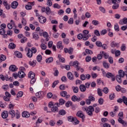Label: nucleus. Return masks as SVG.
<instances>
[{
    "label": "nucleus",
    "instance_id": "f257e3e1",
    "mask_svg": "<svg viewBox=\"0 0 127 127\" xmlns=\"http://www.w3.org/2000/svg\"><path fill=\"white\" fill-rule=\"evenodd\" d=\"M83 110L86 111L88 116H93V112L95 111V109L92 106H89L88 108L84 107Z\"/></svg>",
    "mask_w": 127,
    "mask_h": 127
},
{
    "label": "nucleus",
    "instance_id": "f03ea898",
    "mask_svg": "<svg viewBox=\"0 0 127 127\" xmlns=\"http://www.w3.org/2000/svg\"><path fill=\"white\" fill-rule=\"evenodd\" d=\"M25 51H26L27 53V57H29V58H31L32 56H33V54L31 52V50L30 48H28L27 47L25 48Z\"/></svg>",
    "mask_w": 127,
    "mask_h": 127
},
{
    "label": "nucleus",
    "instance_id": "7ed1b4c3",
    "mask_svg": "<svg viewBox=\"0 0 127 127\" xmlns=\"http://www.w3.org/2000/svg\"><path fill=\"white\" fill-rule=\"evenodd\" d=\"M106 77L109 78H111V80L113 82L116 80V77L115 76V74L111 72H107Z\"/></svg>",
    "mask_w": 127,
    "mask_h": 127
},
{
    "label": "nucleus",
    "instance_id": "20e7f679",
    "mask_svg": "<svg viewBox=\"0 0 127 127\" xmlns=\"http://www.w3.org/2000/svg\"><path fill=\"white\" fill-rule=\"evenodd\" d=\"M83 40H88L89 39V36H88V34H89V31L84 30L83 31Z\"/></svg>",
    "mask_w": 127,
    "mask_h": 127
},
{
    "label": "nucleus",
    "instance_id": "39448f33",
    "mask_svg": "<svg viewBox=\"0 0 127 127\" xmlns=\"http://www.w3.org/2000/svg\"><path fill=\"white\" fill-rule=\"evenodd\" d=\"M36 96L37 98H39V99H43L44 97V92L43 91H39L36 93Z\"/></svg>",
    "mask_w": 127,
    "mask_h": 127
},
{
    "label": "nucleus",
    "instance_id": "423d86ee",
    "mask_svg": "<svg viewBox=\"0 0 127 127\" xmlns=\"http://www.w3.org/2000/svg\"><path fill=\"white\" fill-rule=\"evenodd\" d=\"M38 19H39V22H40V23H42V24L46 22V18L43 16L41 15L40 17H39Z\"/></svg>",
    "mask_w": 127,
    "mask_h": 127
},
{
    "label": "nucleus",
    "instance_id": "0eeeda50",
    "mask_svg": "<svg viewBox=\"0 0 127 127\" xmlns=\"http://www.w3.org/2000/svg\"><path fill=\"white\" fill-rule=\"evenodd\" d=\"M9 70L11 71V72H15L16 70H17V68L15 65H11L9 67Z\"/></svg>",
    "mask_w": 127,
    "mask_h": 127
},
{
    "label": "nucleus",
    "instance_id": "6e6552de",
    "mask_svg": "<svg viewBox=\"0 0 127 127\" xmlns=\"http://www.w3.org/2000/svg\"><path fill=\"white\" fill-rule=\"evenodd\" d=\"M65 104V100L63 99H60L59 100V103H56L55 104V106H57V107H60V105H64Z\"/></svg>",
    "mask_w": 127,
    "mask_h": 127
},
{
    "label": "nucleus",
    "instance_id": "1a4fd4ad",
    "mask_svg": "<svg viewBox=\"0 0 127 127\" xmlns=\"http://www.w3.org/2000/svg\"><path fill=\"white\" fill-rule=\"evenodd\" d=\"M18 77L21 79L24 78V77H25V73H24L23 71H19L18 72Z\"/></svg>",
    "mask_w": 127,
    "mask_h": 127
},
{
    "label": "nucleus",
    "instance_id": "9d476101",
    "mask_svg": "<svg viewBox=\"0 0 127 127\" xmlns=\"http://www.w3.org/2000/svg\"><path fill=\"white\" fill-rule=\"evenodd\" d=\"M1 116L2 119H6L8 117V112L4 111L1 113Z\"/></svg>",
    "mask_w": 127,
    "mask_h": 127
},
{
    "label": "nucleus",
    "instance_id": "9b49d317",
    "mask_svg": "<svg viewBox=\"0 0 127 127\" xmlns=\"http://www.w3.org/2000/svg\"><path fill=\"white\" fill-rule=\"evenodd\" d=\"M18 5V2H17L16 1H14L11 4V7H12V8L15 9L16 7H17Z\"/></svg>",
    "mask_w": 127,
    "mask_h": 127
},
{
    "label": "nucleus",
    "instance_id": "f8f14e48",
    "mask_svg": "<svg viewBox=\"0 0 127 127\" xmlns=\"http://www.w3.org/2000/svg\"><path fill=\"white\" fill-rule=\"evenodd\" d=\"M77 117H78L79 118H80L81 119H85V116L83 114V113L81 111H79L76 114Z\"/></svg>",
    "mask_w": 127,
    "mask_h": 127
},
{
    "label": "nucleus",
    "instance_id": "ddd939ff",
    "mask_svg": "<svg viewBox=\"0 0 127 127\" xmlns=\"http://www.w3.org/2000/svg\"><path fill=\"white\" fill-rule=\"evenodd\" d=\"M111 46L113 48H115V47H117V48H119V47H120V43H116L115 42H112L111 44Z\"/></svg>",
    "mask_w": 127,
    "mask_h": 127
},
{
    "label": "nucleus",
    "instance_id": "4468645a",
    "mask_svg": "<svg viewBox=\"0 0 127 127\" xmlns=\"http://www.w3.org/2000/svg\"><path fill=\"white\" fill-rule=\"evenodd\" d=\"M28 78L30 79H33V78H35V73L32 72V71H30L28 74Z\"/></svg>",
    "mask_w": 127,
    "mask_h": 127
},
{
    "label": "nucleus",
    "instance_id": "2eb2a0df",
    "mask_svg": "<svg viewBox=\"0 0 127 127\" xmlns=\"http://www.w3.org/2000/svg\"><path fill=\"white\" fill-rule=\"evenodd\" d=\"M118 122L121 124L123 127H127V122L123 120V119H118Z\"/></svg>",
    "mask_w": 127,
    "mask_h": 127
},
{
    "label": "nucleus",
    "instance_id": "dca6fc26",
    "mask_svg": "<svg viewBox=\"0 0 127 127\" xmlns=\"http://www.w3.org/2000/svg\"><path fill=\"white\" fill-rule=\"evenodd\" d=\"M57 48H58L59 49H61V50L63 49L64 47L63 46V45H62V41H59L58 42V43L57 44Z\"/></svg>",
    "mask_w": 127,
    "mask_h": 127
},
{
    "label": "nucleus",
    "instance_id": "f3484780",
    "mask_svg": "<svg viewBox=\"0 0 127 127\" xmlns=\"http://www.w3.org/2000/svg\"><path fill=\"white\" fill-rule=\"evenodd\" d=\"M119 23L122 25H124V24H127V18H124L123 20H120Z\"/></svg>",
    "mask_w": 127,
    "mask_h": 127
},
{
    "label": "nucleus",
    "instance_id": "a211bd4d",
    "mask_svg": "<svg viewBox=\"0 0 127 127\" xmlns=\"http://www.w3.org/2000/svg\"><path fill=\"white\" fill-rule=\"evenodd\" d=\"M22 116L23 118H29L30 117V114L28 112L25 111L22 113Z\"/></svg>",
    "mask_w": 127,
    "mask_h": 127
},
{
    "label": "nucleus",
    "instance_id": "6ab92c4d",
    "mask_svg": "<svg viewBox=\"0 0 127 127\" xmlns=\"http://www.w3.org/2000/svg\"><path fill=\"white\" fill-rule=\"evenodd\" d=\"M14 55L16 57H17L18 58H22V54L21 53L16 51L14 52Z\"/></svg>",
    "mask_w": 127,
    "mask_h": 127
},
{
    "label": "nucleus",
    "instance_id": "aec40b11",
    "mask_svg": "<svg viewBox=\"0 0 127 127\" xmlns=\"http://www.w3.org/2000/svg\"><path fill=\"white\" fill-rule=\"evenodd\" d=\"M73 65L74 67H75V68H76L77 71H78V70H80V66H79L78 65L79 62H78V61H75L74 62H73Z\"/></svg>",
    "mask_w": 127,
    "mask_h": 127
},
{
    "label": "nucleus",
    "instance_id": "412c9836",
    "mask_svg": "<svg viewBox=\"0 0 127 127\" xmlns=\"http://www.w3.org/2000/svg\"><path fill=\"white\" fill-rule=\"evenodd\" d=\"M67 77L69 80H74V75L71 72H67Z\"/></svg>",
    "mask_w": 127,
    "mask_h": 127
},
{
    "label": "nucleus",
    "instance_id": "4be33fe9",
    "mask_svg": "<svg viewBox=\"0 0 127 127\" xmlns=\"http://www.w3.org/2000/svg\"><path fill=\"white\" fill-rule=\"evenodd\" d=\"M3 4L5 6L6 9H10V5L8 3H7V1H4L3 2Z\"/></svg>",
    "mask_w": 127,
    "mask_h": 127
},
{
    "label": "nucleus",
    "instance_id": "5701e85b",
    "mask_svg": "<svg viewBox=\"0 0 127 127\" xmlns=\"http://www.w3.org/2000/svg\"><path fill=\"white\" fill-rule=\"evenodd\" d=\"M101 54L105 59H108V58H109V54L108 53L102 51L101 52Z\"/></svg>",
    "mask_w": 127,
    "mask_h": 127
},
{
    "label": "nucleus",
    "instance_id": "b1692460",
    "mask_svg": "<svg viewBox=\"0 0 127 127\" xmlns=\"http://www.w3.org/2000/svg\"><path fill=\"white\" fill-rule=\"evenodd\" d=\"M118 73L119 74L118 75L122 77V78H124V77H125V75H126V74L125 73V71H124L123 70H120Z\"/></svg>",
    "mask_w": 127,
    "mask_h": 127
},
{
    "label": "nucleus",
    "instance_id": "393cba45",
    "mask_svg": "<svg viewBox=\"0 0 127 127\" xmlns=\"http://www.w3.org/2000/svg\"><path fill=\"white\" fill-rule=\"evenodd\" d=\"M36 63H37V62L35 60L33 61H30L29 62V65L30 66H32V67H35V66H36Z\"/></svg>",
    "mask_w": 127,
    "mask_h": 127
},
{
    "label": "nucleus",
    "instance_id": "a878e982",
    "mask_svg": "<svg viewBox=\"0 0 127 127\" xmlns=\"http://www.w3.org/2000/svg\"><path fill=\"white\" fill-rule=\"evenodd\" d=\"M72 101H73V102H76V101H81V98L80 97H77L76 96H73L71 98Z\"/></svg>",
    "mask_w": 127,
    "mask_h": 127
},
{
    "label": "nucleus",
    "instance_id": "bb28decb",
    "mask_svg": "<svg viewBox=\"0 0 127 127\" xmlns=\"http://www.w3.org/2000/svg\"><path fill=\"white\" fill-rule=\"evenodd\" d=\"M81 92H85L86 91V86L84 84H81L79 86Z\"/></svg>",
    "mask_w": 127,
    "mask_h": 127
},
{
    "label": "nucleus",
    "instance_id": "cd10ccee",
    "mask_svg": "<svg viewBox=\"0 0 127 127\" xmlns=\"http://www.w3.org/2000/svg\"><path fill=\"white\" fill-rule=\"evenodd\" d=\"M60 94L62 97H66V98L69 97V96L67 95V92L64 91L61 92Z\"/></svg>",
    "mask_w": 127,
    "mask_h": 127
},
{
    "label": "nucleus",
    "instance_id": "c85d7f7f",
    "mask_svg": "<svg viewBox=\"0 0 127 127\" xmlns=\"http://www.w3.org/2000/svg\"><path fill=\"white\" fill-rule=\"evenodd\" d=\"M46 62L48 64H49V63H52V62H53V58L50 57L46 60Z\"/></svg>",
    "mask_w": 127,
    "mask_h": 127
},
{
    "label": "nucleus",
    "instance_id": "c756f323",
    "mask_svg": "<svg viewBox=\"0 0 127 127\" xmlns=\"http://www.w3.org/2000/svg\"><path fill=\"white\" fill-rule=\"evenodd\" d=\"M9 114L11 116V118H14L15 117V112L12 110L9 111Z\"/></svg>",
    "mask_w": 127,
    "mask_h": 127
},
{
    "label": "nucleus",
    "instance_id": "7c9ffc66",
    "mask_svg": "<svg viewBox=\"0 0 127 127\" xmlns=\"http://www.w3.org/2000/svg\"><path fill=\"white\" fill-rule=\"evenodd\" d=\"M59 106H56L55 107H53L52 108V112H53V113H57L59 111L58 107Z\"/></svg>",
    "mask_w": 127,
    "mask_h": 127
},
{
    "label": "nucleus",
    "instance_id": "2f4dec72",
    "mask_svg": "<svg viewBox=\"0 0 127 127\" xmlns=\"http://www.w3.org/2000/svg\"><path fill=\"white\" fill-rule=\"evenodd\" d=\"M122 76H120V75H117L116 76V80L117 81V82H118V83H119L120 84H121V83H122Z\"/></svg>",
    "mask_w": 127,
    "mask_h": 127
},
{
    "label": "nucleus",
    "instance_id": "473e14b6",
    "mask_svg": "<svg viewBox=\"0 0 127 127\" xmlns=\"http://www.w3.org/2000/svg\"><path fill=\"white\" fill-rule=\"evenodd\" d=\"M6 59V57L4 55H1L0 57V63L2 62V61H4Z\"/></svg>",
    "mask_w": 127,
    "mask_h": 127
},
{
    "label": "nucleus",
    "instance_id": "72a5a7b5",
    "mask_svg": "<svg viewBox=\"0 0 127 127\" xmlns=\"http://www.w3.org/2000/svg\"><path fill=\"white\" fill-rule=\"evenodd\" d=\"M40 47L42 50H46V49L47 48V46H46V45L44 43H42L40 45Z\"/></svg>",
    "mask_w": 127,
    "mask_h": 127
},
{
    "label": "nucleus",
    "instance_id": "f704fd0d",
    "mask_svg": "<svg viewBox=\"0 0 127 127\" xmlns=\"http://www.w3.org/2000/svg\"><path fill=\"white\" fill-rule=\"evenodd\" d=\"M72 123H73V125H78L80 122L79 120H77V118L74 117L73 122Z\"/></svg>",
    "mask_w": 127,
    "mask_h": 127
},
{
    "label": "nucleus",
    "instance_id": "c9c22d12",
    "mask_svg": "<svg viewBox=\"0 0 127 127\" xmlns=\"http://www.w3.org/2000/svg\"><path fill=\"white\" fill-rule=\"evenodd\" d=\"M32 35L33 38H34V39H35V40H37L39 39V36L37 35V34L35 33H33Z\"/></svg>",
    "mask_w": 127,
    "mask_h": 127
},
{
    "label": "nucleus",
    "instance_id": "e433bc0d",
    "mask_svg": "<svg viewBox=\"0 0 127 127\" xmlns=\"http://www.w3.org/2000/svg\"><path fill=\"white\" fill-rule=\"evenodd\" d=\"M103 66L104 67V68H106V69H109V68H110V64H109L107 63H106V62H104Z\"/></svg>",
    "mask_w": 127,
    "mask_h": 127
},
{
    "label": "nucleus",
    "instance_id": "4c0bfd02",
    "mask_svg": "<svg viewBox=\"0 0 127 127\" xmlns=\"http://www.w3.org/2000/svg\"><path fill=\"white\" fill-rule=\"evenodd\" d=\"M8 48L10 49H14V48H15V45L13 43H11L9 44Z\"/></svg>",
    "mask_w": 127,
    "mask_h": 127
},
{
    "label": "nucleus",
    "instance_id": "58836bf2",
    "mask_svg": "<svg viewBox=\"0 0 127 127\" xmlns=\"http://www.w3.org/2000/svg\"><path fill=\"white\" fill-rule=\"evenodd\" d=\"M0 78L2 80V81H4V80H6L7 81L8 79H7V75L5 76V77L3 76V75L1 74L0 75Z\"/></svg>",
    "mask_w": 127,
    "mask_h": 127
},
{
    "label": "nucleus",
    "instance_id": "ea45409f",
    "mask_svg": "<svg viewBox=\"0 0 127 127\" xmlns=\"http://www.w3.org/2000/svg\"><path fill=\"white\" fill-rule=\"evenodd\" d=\"M46 13L47 14H50V13H51V9H50V7H47L46 8Z\"/></svg>",
    "mask_w": 127,
    "mask_h": 127
},
{
    "label": "nucleus",
    "instance_id": "a19ab883",
    "mask_svg": "<svg viewBox=\"0 0 127 127\" xmlns=\"http://www.w3.org/2000/svg\"><path fill=\"white\" fill-rule=\"evenodd\" d=\"M92 24H93V25H95V26L100 24V22H99V21L96 20H92Z\"/></svg>",
    "mask_w": 127,
    "mask_h": 127
},
{
    "label": "nucleus",
    "instance_id": "79ce46f5",
    "mask_svg": "<svg viewBox=\"0 0 127 127\" xmlns=\"http://www.w3.org/2000/svg\"><path fill=\"white\" fill-rule=\"evenodd\" d=\"M77 38L79 40H81V39H83V40H84V36H83V34L80 33V34H78Z\"/></svg>",
    "mask_w": 127,
    "mask_h": 127
},
{
    "label": "nucleus",
    "instance_id": "37998d69",
    "mask_svg": "<svg viewBox=\"0 0 127 127\" xmlns=\"http://www.w3.org/2000/svg\"><path fill=\"white\" fill-rule=\"evenodd\" d=\"M36 59L38 61V62H41V61L42 60V56L39 55L37 56Z\"/></svg>",
    "mask_w": 127,
    "mask_h": 127
},
{
    "label": "nucleus",
    "instance_id": "c03bdc74",
    "mask_svg": "<svg viewBox=\"0 0 127 127\" xmlns=\"http://www.w3.org/2000/svg\"><path fill=\"white\" fill-rule=\"evenodd\" d=\"M72 89L74 93H78V92H79V88L77 86L72 87Z\"/></svg>",
    "mask_w": 127,
    "mask_h": 127
},
{
    "label": "nucleus",
    "instance_id": "a18cd8bd",
    "mask_svg": "<svg viewBox=\"0 0 127 127\" xmlns=\"http://www.w3.org/2000/svg\"><path fill=\"white\" fill-rule=\"evenodd\" d=\"M59 114L61 116H64V115H66V111L64 110H61L59 111Z\"/></svg>",
    "mask_w": 127,
    "mask_h": 127
},
{
    "label": "nucleus",
    "instance_id": "49530a36",
    "mask_svg": "<svg viewBox=\"0 0 127 127\" xmlns=\"http://www.w3.org/2000/svg\"><path fill=\"white\" fill-rule=\"evenodd\" d=\"M102 90L101 89H97V93L98 95L100 96V97H102V96H103V93H102Z\"/></svg>",
    "mask_w": 127,
    "mask_h": 127
},
{
    "label": "nucleus",
    "instance_id": "de8ad7c7",
    "mask_svg": "<svg viewBox=\"0 0 127 127\" xmlns=\"http://www.w3.org/2000/svg\"><path fill=\"white\" fill-rule=\"evenodd\" d=\"M114 29L115 31H120V28L119 27V25L118 24H115L114 25Z\"/></svg>",
    "mask_w": 127,
    "mask_h": 127
},
{
    "label": "nucleus",
    "instance_id": "09e8293b",
    "mask_svg": "<svg viewBox=\"0 0 127 127\" xmlns=\"http://www.w3.org/2000/svg\"><path fill=\"white\" fill-rule=\"evenodd\" d=\"M42 122H43V119L41 118H39L36 121V125H37V124H41Z\"/></svg>",
    "mask_w": 127,
    "mask_h": 127
},
{
    "label": "nucleus",
    "instance_id": "8fccbe9b",
    "mask_svg": "<svg viewBox=\"0 0 127 127\" xmlns=\"http://www.w3.org/2000/svg\"><path fill=\"white\" fill-rule=\"evenodd\" d=\"M92 60V58L90 56H87L85 58L86 62H90Z\"/></svg>",
    "mask_w": 127,
    "mask_h": 127
},
{
    "label": "nucleus",
    "instance_id": "3c124183",
    "mask_svg": "<svg viewBox=\"0 0 127 127\" xmlns=\"http://www.w3.org/2000/svg\"><path fill=\"white\" fill-rule=\"evenodd\" d=\"M72 106V102L71 101H67L65 104V106L67 108H69V107H71Z\"/></svg>",
    "mask_w": 127,
    "mask_h": 127
},
{
    "label": "nucleus",
    "instance_id": "603ef678",
    "mask_svg": "<svg viewBox=\"0 0 127 127\" xmlns=\"http://www.w3.org/2000/svg\"><path fill=\"white\" fill-rule=\"evenodd\" d=\"M99 10L101 12H103V13H105L106 12V9H105L103 6H100Z\"/></svg>",
    "mask_w": 127,
    "mask_h": 127
},
{
    "label": "nucleus",
    "instance_id": "864d4df0",
    "mask_svg": "<svg viewBox=\"0 0 127 127\" xmlns=\"http://www.w3.org/2000/svg\"><path fill=\"white\" fill-rule=\"evenodd\" d=\"M21 23L23 24V25H26V23H27V22L26 21V20L24 18H22L21 20Z\"/></svg>",
    "mask_w": 127,
    "mask_h": 127
},
{
    "label": "nucleus",
    "instance_id": "5fc2aeb1",
    "mask_svg": "<svg viewBox=\"0 0 127 127\" xmlns=\"http://www.w3.org/2000/svg\"><path fill=\"white\" fill-rule=\"evenodd\" d=\"M119 119H124V113L123 112H121L118 114Z\"/></svg>",
    "mask_w": 127,
    "mask_h": 127
},
{
    "label": "nucleus",
    "instance_id": "6e6d98bb",
    "mask_svg": "<svg viewBox=\"0 0 127 127\" xmlns=\"http://www.w3.org/2000/svg\"><path fill=\"white\" fill-rule=\"evenodd\" d=\"M68 24H73L74 23V19L73 18H70L68 21Z\"/></svg>",
    "mask_w": 127,
    "mask_h": 127
},
{
    "label": "nucleus",
    "instance_id": "4d7b16f0",
    "mask_svg": "<svg viewBox=\"0 0 127 127\" xmlns=\"http://www.w3.org/2000/svg\"><path fill=\"white\" fill-rule=\"evenodd\" d=\"M5 34V29H0V35H3Z\"/></svg>",
    "mask_w": 127,
    "mask_h": 127
},
{
    "label": "nucleus",
    "instance_id": "13d9d810",
    "mask_svg": "<svg viewBox=\"0 0 127 127\" xmlns=\"http://www.w3.org/2000/svg\"><path fill=\"white\" fill-rule=\"evenodd\" d=\"M107 32H108V31H107L106 29L102 30L100 32L101 35H105V34H106Z\"/></svg>",
    "mask_w": 127,
    "mask_h": 127
},
{
    "label": "nucleus",
    "instance_id": "bf43d9fd",
    "mask_svg": "<svg viewBox=\"0 0 127 127\" xmlns=\"http://www.w3.org/2000/svg\"><path fill=\"white\" fill-rule=\"evenodd\" d=\"M122 99L123 100V102L124 103V104H125V105L127 106V98L126 96H123L122 97Z\"/></svg>",
    "mask_w": 127,
    "mask_h": 127
},
{
    "label": "nucleus",
    "instance_id": "052dcab7",
    "mask_svg": "<svg viewBox=\"0 0 127 127\" xmlns=\"http://www.w3.org/2000/svg\"><path fill=\"white\" fill-rule=\"evenodd\" d=\"M96 45L98 47H102V42H101L100 41H98L96 42Z\"/></svg>",
    "mask_w": 127,
    "mask_h": 127
},
{
    "label": "nucleus",
    "instance_id": "680f3d73",
    "mask_svg": "<svg viewBox=\"0 0 127 127\" xmlns=\"http://www.w3.org/2000/svg\"><path fill=\"white\" fill-rule=\"evenodd\" d=\"M53 7H54V8H61V6H60V5H59L58 3H55L54 4Z\"/></svg>",
    "mask_w": 127,
    "mask_h": 127
},
{
    "label": "nucleus",
    "instance_id": "e2e57ef3",
    "mask_svg": "<svg viewBox=\"0 0 127 127\" xmlns=\"http://www.w3.org/2000/svg\"><path fill=\"white\" fill-rule=\"evenodd\" d=\"M119 6H120V5L118 3H116L113 5L112 7L113 9H117V8H119Z\"/></svg>",
    "mask_w": 127,
    "mask_h": 127
},
{
    "label": "nucleus",
    "instance_id": "0e129e2a",
    "mask_svg": "<svg viewBox=\"0 0 127 127\" xmlns=\"http://www.w3.org/2000/svg\"><path fill=\"white\" fill-rule=\"evenodd\" d=\"M47 5L48 6H51L52 5V1L51 0H47Z\"/></svg>",
    "mask_w": 127,
    "mask_h": 127
},
{
    "label": "nucleus",
    "instance_id": "69168bd1",
    "mask_svg": "<svg viewBox=\"0 0 127 127\" xmlns=\"http://www.w3.org/2000/svg\"><path fill=\"white\" fill-rule=\"evenodd\" d=\"M31 51L32 52V53L35 54L36 52H37V49H36L35 47H32L31 48Z\"/></svg>",
    "mask_w": 127,
    "mask_h": 127
},
{
    "label": "nucleus",
    "instance_id": "338daca9",
    "mask_svg": "<svg viewBox=\"0 0 127 127\" xmlns=\"http://www.w3.org/2000/svg\"><path fill=\"white\" fill-rule=\"evenodd\" d=\"M126 44H123L121 46V50L122 51H125L126 49Z\"/></svg>",
    "mask_w": 127,
    "mask_h": 127
},
{
    "label": "nucleus",
    "instance_id": "774afa93",
    "mask_svg": "<svg viewBox=\"0 0 127 127\" xmlns=\"http://www.w3.org/2000/svg\"><path fill=\"white\" fill-rule=\"evenodd\" d=\"M6 32L7 35H9V36H11V35H12V31L8 30L6 31Z\"/></svg>",
    "mask_w": 127,
    "mask_h": 127
}]
</instances>
